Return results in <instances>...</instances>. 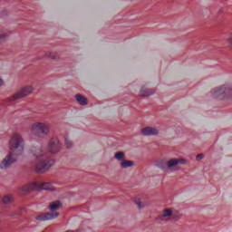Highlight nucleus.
I'll use <instances>...</instances> for the list:
<instances>
[{"label": "nucleus", "mask_w": 232, "mask_h": 232, "mask_svg": "<svg viewBox=\"0 0 232 232\" xmlns=\"http://www.w3.org/2000/svg\"><path fill=\"white\" fill-rule=\"evenodd\" d=\"M125 158H126V154L123 151L116 152L114 155V159H116V160H120L121 162H122V160H124Z\"/></svg>", "instance_id": "nucleus-15"}, {"label": "nucleus", "mask_w": 232, "mask_h": 232, "mask_svg": "<svg viewBox=\"0 0 232 232\" xmlns=\"http://www.w3.org/2000/svg\"><path fill=\"white\" fill-rule=\"evenodd\" d=\"M158 168H160V169H162V171H168V162L160 161L158 163Z\"/></svg>", "instance_id": "nucleus-18"}, {"label": "nucleus", "mask_w": 232, "mask_h": 232, "mask_svg": "<svg viewBox=\"0 0 232 232\" xmlns=\"http://www.w3.org/2000/svg\"><path fill=\"white\" fill-rule=\"evenodd\" d=\"M32 152L34 157L36 159V173H46V171L55 164V160L46 159L42 148L34 147L32 149Z\"/></svg>", "instance_id": "nucleus-2"}, {"label": "nucleus", "mask_w": 232, "mask_h": 232, "mask_svg": "<svg viewBox=\"0 0 232 232\" xmlns=\"http://www.w3.org/2000/svg\"><path fill=\"white\" fill-rule=\"evenodd\" d=\"M202 159H204V154L200 153V154H198L196 156V160H202Z\"/></svg>", "instance_id": "nucleus-23"}, {"label": "nucleus", "mask_w": 232, "mask_h": 232, "mask_svg": "<svg viewBox=\"0 0 232 232\" xmlns=\"http://www.w3.org/2000/svg\"><path fill=\"white\" fill-rule=\"evenodd\" d=\"M8 37V33L0 31V41H5Z\"/></svg>", "instance_id": "nucleus-19"}, {"label": "nucleus", "mask_w": 232, "mask_h": 232, "mask_svg": "<svg viewBox=\"0 0 232 232\" xmlns=\"http://www.w3.org/2000/svg\"><path fill=\"white\" fill-rule=\"evenodd\" d=\"M155 93V90L153 89H148L145 86L141 87L140 91V97H150V95H153Z\"/></svg>", "instance_id": "nucleus-12"}, {"label": "nucleus", "mask_w": 232, "mask_h": 232, "mask_svg": "<svg viewBox=\"0 0 232 232\" xmlns=\"http://www.w3.org/2000/svg\"><path fill=\"white\" fill-rule=\"evenodd\" d=\"M65 146H66V148L70 149V148H72V146H73V142H72V140H70V139L65 138Z\"/></svg>", "instance_id": "nucleus-20"}, {"label": "nucleus", "mask_w": 232, "mask_h": 232, "mask_svg": "<svg viewBox=\"0 0 232 232\" xmlns=\"http://www.w3.org/2000/svg\"><path fill=\"white\" fill-rule=\"evenodd\" d=\"M135 204H136V206H138L139 209H142V208H144V206H142L140 204V200H139V199L135 200Z\"/></svg>", "instance_id": "nucleus-22"}, {"label": "nucleus", "mask_w": 232, "mask_h": 232, "mask_svg": "<svg viewBox=\"0 0 232 232\" xmlns=\"http://www.w3.org/2000/svg\"><path fill=\"white\" fill-rule=\"evenodd\" d=\"M187 160L184 158H180V159H171L169 160L167 164H168V169H173V168H175V166H179V164H187Z\"/></svg>", "instance_id": "nucleus-10"}, {"label": "nucleus", "mask_w": 232, "mask_h": 232, "mask_svg": "<svg viewBox=\"0 0 232 232\" xmlns=\"http://www.w3.org/2000/svg\"><path fill=\"white\" fill-rule=\"evenodd\" d=\"M45 57H48V59H57V56L53 53H46Z\"/></svg>", "instance_id": "nucleus-21"}, {"label": "nucleus", "mask_w": 232, "mask_h": 232, "mask_svg": "<svg viewBox=\"0 0 232 232\" xmlns=\"http://www.w3.org/2000/svg\"><path fill=\"white\" fill-rule=\"evenodd\" d=\"M10 152L0 163V169H8L17 162V157L24 153V140L18 133H14L9 140Z\"/></svg>", "instance_id": "nucleus-1"}, {"label": "nucleus", "mask_w": 232, "mask_h": 232, "mask_svg": "<svg viewBox=\"0 0 232 232\" xmlns=\"http://www.w3.org/2000/svg\"><path fill=\"white\" fill-rule=\"evenodd\" d=\"M32 133L36 137H41V135H48V133H50V125L43 122H35L32 126Z\"/></svg>", "instance_id": "nucleus-5"}, {"label": "nucleus", "mask_w": 232, "mask_h": 232, "mask_svg": "<svg viewBox=\"0 0 232 232\" xmlns=\"http://www.w3.org/2000/svg\"><path fill=\"white\" fill-rule=\"evenodd\" d=\"M50 153H59L61 151V141L57 138H52L48 144Z\"/></svg>", "instance_id": "nucleus-7"}, {"label": "nucleus", "mask_w": 232, "mask_h": 232, "mask_svg": "<svg viewBox=\"0 0 232 232\" xmlns=\"http://www.w3.org/2000/svg\"><path fill=\"white\" fill-rule=\"evenodd\" d=\"M34 89L31 86H25L18 92L14 93L11 96L10 101H17L18 99H23V97H26V95H30Z\"/></svg>", "instance_id": "nucleus-6"}, {"label": "nucleus", "mask_w": 232, "mask_h": 232, "mask_svg": "<svg viewBox=\"0 0 232 232\" xmlns=\"http://www.w3.org/2000/svg\"><path fill=\"white\" fill-rule=\"evenodd\" d=\"M75 99L81 106H87L88 105V99L86 97L82 96V94H76Z\"/></svg>", "instance_id": "nucleus-13"}, {"label": "nucleus", "mask_w": 232, "mask_h": 232, "mask_svg": "<svg viewBox=\"0 0 232 232\" xmlns=\"http://www.w3.org/2000/svg\"><path fill=\"white\" fill-rule=\"evenodd\" d=\"M173 217V218H175L176 220H179V218H180V216L173 214V211L171 210V208H165L162 211V214H160L158 217V220H164V218H166V217Z\"/></svg>", "instance_id": "nucleus-11"}, {"label": "nucleus", "mask_w": 232, "mask_h": 232, "mask_svg": "<svg viewBox=\"0 0 232 232\" xmlns=\"http://www.w3.org/2000/svg\"><path fill=\"white\" fill-rule=\"evenodd\" d=\"M134 162L131 160H123L121 163L120 166L122 169H126L127 168H131L132 166H134Z\"/></svg>", "instance_id": "nucleus-14"}, {"label": "nucleus", "mask_w": 232, "mask_h": 232, "mask_svg": "<svg viewBox=\"0 0 232 232\" xmlns=\"http://www.w3.org/2000/svg\"><path fill=\"white\" fill-rule=\"evenodd\" d=\"M214 99H221V101H232V85L226 84L216 87L210 92Z\"/></svg>", "instance_id": "nucleus-3"}, {"label": "nucleus", "mask_w": 232, "mask_h": 232, "mask_svg": "<svg viewBox=\"0 0 232 232\" xmlns=\"http://www.w3.org/2000/svg\"><path fill=\"white\" fill-rule=\"evenodd\" d=\"M59 217V212H47L37 216L35 218L39 222H45V220H53Z\"/></svg>", "instance_id": "nucleus-8"}, {"label": "nucleus", "mask_w": 232, "mask_h": 232, "mask_svg": "<svg viewBox=\"0 0 232 232\" xmlns=\"http://www.w3.org/2000/svg\"><path fill=\"white\" fill-rule=\"evenodd\" d=\"M0 86H3V79H0Z\"/></svg>", "instance_id": "nucleus-24"}, {"label": "nucleus", "mask_w": 232, "mask_h": 232, "mask_svg": "<svg viewBox=\"0 0 232 232\" xmlns=\"http://www.w3.org/2000/svg\"><path fill=\"white\" fill-rule=\"evenodd\" d=\"M31 189H44L45 191H52L53 189V187H52V184L50 183H31L28 185H24L22 187V191H24L25 193H30Z\"/></svg>", "instance_id": "nucleus-4"}, {"label": "nucleus", "mask_w": 232, "mask_h": 232, "mask_svg": "<svg viewBox=\"0 0 232 232\" xmlns=\"http://www.w3.org/2000/svg\"><path fill=\"white\" fill-rule=\"evenodd\" d=\"M14 202V198L10 195H5L3 198L4 204H12Z\"/></svg>", "instance_id": "nucleus-17"}, {"label": "nucleus", "mask_w": 232, "mask_h": 232, "mask_svg": "<svg viewBox=\"0 0 232 232\" xmlns=\"http://www.w3.org/2000/svg\"><path fill=\"white\" fill-rule=\"evenodd\" d=\"M160 130L155 127H145L141 129V135L144 137H155V135H159Z\"/></svg>", "instance_id": "nucleus-9"}, {"label": "nucleus", "mask_w": 232, "mask_h": 232, "mask_svg": "<svg viewBox=\"0 0 232 232\" xmlns=\"http://www.w3.org/2000/svg\"><path fill=\"white\" fill-rule=\"evenodd\" d=\"M61 201H56L55 203L50 204L49 208L51 211H55L61 208Z\"/></svg>", "instance_id": "nucleus-16"}]
</instances>
